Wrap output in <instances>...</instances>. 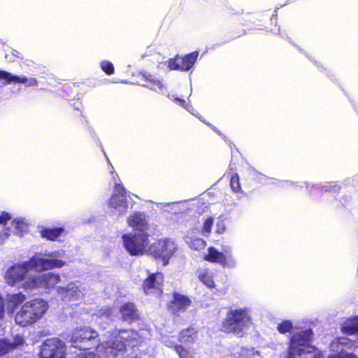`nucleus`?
<instances>
[{"label": "nucleus", "instance_id": "f257e3e1", "mask_svg": "<svg viewBox=\"0 0 358 358\" xmlns=\"http://www.w3.org/2000/svg\"><path fill=\"white\" fill-rule=\"evenodd\" d=\"M313 335L310 329L294 334L290 338L287 358H319L320 352L310 344Z\"/></svg>", "mask_w": 358, "mask_h": 358}, {"label": "nucleus", "instance_id": "f03ea898", "mask_svg": "<svg viewBox=\"0 0 358 358\" xmlns=\"http://www.w3.org/2000/svg\"><path fill=\"white\" fill-rule=\"evenodd\" d=\"M48 305L41 299H33L25 302L14 317L15 324L27 327L39 320L47 311Z\"/></svg>", "mask_w": 358, "mask_h": 358}, {"label": "nucleus", "instance_id": "7ed1b4c3", "mask_svg": "<svg viewBox=\"0 0 358 358\" xmlns=\"http://www.w3.org/2000/svg\"><path fill=\"white\" fill-rule=\"evenodd\" d=\"M99 334L97 331L89 326H82L75 328L70 335L71 346L83 351L82 355L87 353L89 350L99 346Z\"/></svg>", "mask_w": 358, "mask_h": 358}, {"label": "nucleus", "instance_id": "20e7f679", "mask_svg": "<svg viewBox=\"0 0 358 358\" xmlns=\"http://www.w3.org/2000/svg\"><path fill=\"white\" fill-rule=\"evenodd\" d=\"M123 247L131 256H141L150 247L147 232L127 233L122 236Z\"/></svg>", "mask_w": 358, "mask_h": 358}, {"label": "nucleus", "instance_id": "39448f33", "mask_svg": "<svg viewBox=\"0 0 358 358\" xmlns=\"http://www.w3.org/2000/svg\"><path fill=\"white\" fill-rule=\"evenodd\" d=\"M246 311L244 309H230L222 320L220 330L226 334L243 336Z\"/></svg>", "mask_w": 358, "mask_h": 358}, {"label": "nucleus", "instance_id": "423d86ee", "mask_svg": "<svg viewBox=\"0 0 358 358\" xmlns=\"http://www.w3.org/2000/svg\"><path fill=\"white\" fill-rule=\"evenodd\" d=\"M31 270L28 261L15 263L10 266L4 274L6 282L11 287L18 286L24 289V285L29 280L28 273Z\"/></svg>", "mask_w": 358, "mask_h": 358}, {"label": "nucleus", "instance_id": "0eeeda50", "mask_svg": "<svg viewBox=\"0 0 358 358\" xmlns=\"http://www.w3.org/2000/svg\"><path fill=\"white\" fill-rule=\"evenodd\" d=\"M149 250L155 259H162L163 265L166 266L176 252L177 244L169 238H164L155 241L150 245Z\"/></svg>", "mask_w": 358, "mask_h": 358}, {"label": "nucleus", "instance_id": "6e6552de", "mask_svg": "<svg viewBox=\"0 0 358 358\" xmlns=\"http://www.w3.org/2000/svg\"><path fill=\"white\" fill-rule=\"evenodd\" d=\"M40 358H66V345L57 338H47L41 345Z\"/></svg>", "mask_w": 358, "mask_h": 358}, {"label": "nucleus", "instance_id": "1a4fd4ad", "mask_svg": "<svg viewBox=\"0 0 358 358\" xmlns=\"http://www.w3.org/2000/svg\"><path fill=\"white\" fill-rule=\"evenodd\" d=\"M60 280V275L53 273L31 275L29 278V280L24 285V289L29 290L38 288L51 289L55 288Z\"/></svg>", "mask_w": 358, "mask_h": 358}, {"label": "nucleus", "instance_id": "9d476101", "mask_svg": "<svg viewBox=\"0 0 358 358\" xmlns=\"http://www.w3.org/2000/svg\"><path fill=\"white\" fill-rule=\"evenodd\" d=\"M147 277L143 280L141 288L146 295H154L159 297L163 294L164 275L163 273L156 271L150 273L148 270Z\"/></svg>", "mask_w": 358, "mask_h": 358}, {"label": "nucleus", "instance_id": "9b49d317", "mask_svg": "<svg viewBox=\"0 0 358 358\" xmlns=\"http://www.w3.org/2000/svg\"><path fill=\"white\" fill-rule=\"evenodd\" d=\"M171 296V299L166 303V309L172 315L178 316L192 306V301L187 295L174 291Z\"/></svg>", "mask_w": 358, "mask_h": 358}, {"label": "nucleus", "instance_id": "f8f14e48", "mask_svg": "<svg viewBox=\"0 0 358 358\" xmlns=\"http://www.w3.org/2000/svg\"><path fill=\"white\" fill-rule=\"evenodd\" d=\"M108 207L117 210L118 214L122 215L127 212L128 202L127 199L126 190L122 184H116L114 191L108 201Z\"/></svg>", "mask_w": 358, "mask_h": 358}, {"label": "nucleus", "instance_id": "ddd939ff", "mask_svg": "<svg viewBox=\"0 0 358 358\" xmlns=\"http://www.w3.org/2000/svg\"><path fill=\"white\" fill-rule=\"evenodd\" d=\"M198 56V51H194L181 57L176 55L168 60V67L170 70L187 71L195 64Z\"/></svg>", "mask_w": 358, "mask_h": 358}, {"label": "nucleus", "instance_id": "4468645a", "mask_svg": "<svg viewBox=\"0 0 358 358\" xmlns=\"http://www.w3.org/2000/svg\"><path fill=\"white\" fill-rule=\"evenodd\" d=\"M203 259L210 263H215L223 268H231L234 266V261L231 254L223 253L213 246L207 249V253L203 256Z\"/></svg>", "mask_w": 358, "mask_h": 358}, {"label": "nucleus", "instance_id": "2eb2a0df", "mask_svg": "<svg viewBox=\"0 0 358 358\" xmlns=\"http://www.w3.org/2000/svg\"><path fill=\"white\" fill-rule=\"evenodd\" d=\"M119 313L122 321L131 324L140 320L139 311L134 302L124 303L119 309Z\"/></svg>", "mask_w": 358, "mask_h": 358}, {"label": "nucleus", "instance_id": "dca6fc26", "mask_svg": "<svg viewBox=\"0 0 358 358\" xmlns=\"http://www.w3.org/2000/svg\"><path fill=\"white\" fill-rule=\"evenodd\" d=\"M127 224L133 229L145 232L149 229L147 215L144 212L134 211L127 219Z\"/></svg>", "mask_w": 358, "mask_h": 358}, {"label": "nucleus", "instance_id": "f3484780", "mask_svg": "<svg viewBox=\"0 0 358 358\" xmlns=\"http://www.w3.org/2000/svg\"><path fill=\"white\" fill-rule=\"evenodd\" d=\"M1 80H5L6 84H27V86L37 87L38 85V80L34 78H28L24 76H19L13 75L12 73L2 71Z\"/></svg>", "mask_w": 358, "mask_h": 358}, {"label": "nucleus", "instance_id": "a211bd4d", "mask_svg": "<svg viewBox=\"0 0 358 358\" xmlns=\"http://www.w3.org/2000/svg\"><path fill=\"white\" fill-rule=\"evenodd\" d=\"M24 343V338L20 334L15 335L13 337V342L8 341L6 338H0V356H3L13 351Z\"/></svg>", "mask_w": 358, "mask_h": 358}, {"label": "nucleus", "instance_id": "6ab92c4d", "mask_svg": "<svg viewBox=\"0 0 358 358\" xmlns=\"http://www.w3.org/2000/svg\"><path fill=\"white\" fill-rule=\"evenodd\" d=\"M117 334L120 337L125 347L127 345L138 346L142 341L138 332L134 329H120L118 331Z\"/></svg>", "mask_w": 358, "mask_h": 358}, {"label": "nucleus", "instance_id": "aec40b11", "mask_svg": "<svg viewBox=\"0 0 358 358\" xmlns=\"http://www.w3.org/2000/svg\"><path fill=\"white\" fill-rule=\"evenodd\" d=\"M198 280L201 283L209 289L216 287V283L214 280V273L208 267L199 268L195 273Z\"/></svg>", "mask_w": 358, "mask_h": 358}, {"label": "nucleus", "instance_id": "412c9836", "mask_svg": "<svg viewBox=\"0 0 358 358\" xmlns=\"http://www.w3.org/2000/svg\"><path fill=\"white\" fill-rule=\"evenodd\" d=\"M124 343V341L120 339V337L117 334L113 339L106 343L105 352L113 356H117L120 352H124L126 350Z\"/></svg>", "mask_w": 358, "mask_h": 358}, {"label": "nucleus", "instance_id": "4be33fe9", "mask_svg": "<svg viewBox=\"0 0 358 358\" xmlns=\"http://www.w3.org/2000/svg\"><path fill=\"white\" fill-rule=\"evenodd\" d=\"M26 299V295L21 292L8 294L6 301L8 312L13 313L17 307L24 303Z\"/></svg>", "mask_w": 358, "mask_h": 358}, {"label": "nucleus", "instance_id": "5701e85b", "mask_svg": "<svg viewBox=\"0 0 358 358\" xmlns=\"http://www.w3.org/2000/svg\"><path fill=\"white\" fill-rule=\"evenodd\" d=\"M28 262L31 269L39 271L51 269L50 259L33 256L28 260Z\"/></svg>", "mask_w": 358, "mask_h": 358}, {"label": "nucleus", "instance_id": "b1692460", "mask_svg": "<svg viewBox=\"0 0 358 358\" xmlns=\"http://www.w3.org/2000/svg\"><path fill=\"white\" fill-rule=\"evenodd\" d=\"M64 231V229L62 227L55 228H43L40 231V234L42 238H45L48 241H55L61 236Z\"/></svg>", "mask_w": 358, "mask_h": 358}, {"label": "nucleus", "instance_id": "393cba45", "mask_svg": "<svg viewBox=\"0 0 358 358\" xmlns=\"http://www.w3.org/2000/svg\"><path fill=\"white\" fill-rule=\"evenodd\" d=\"M198 331L192 327L182 329L178 336V341L182 343H192L197 337Z\"/></svg>", "mask_w": 358, "mask_h": 358}, {"label": "nucleus", "instance_id": "a878e982", "mask_svg": "<svg viewBox=\"0 0 358 358\" xmlns=\"http://www.w3.org/2000/svg\"><path fill=\"white\" fill-rule=\"evenodd\" d=\"M341 329L344 334L348 335L358 332V316L346 320L342 324Z\"/></svg>", "mask_w": 358, "mask_h": 358}, {"label": "nucleus", "instance_id": "bb28decb", "mask_svg": "<svg viewBox=\"0 0 358 358\" xmlns=\"http://www.w3.org/2000/svg\"><path fill=\"white\" fill-rule=\"evenodd\" d=\"M248 178H249L251 180H253L259 183H267L269 182V180H273V178H268L265 175L257 172L252 167L248 166ZM273 183L274 182H271Z\"/></svg>", "mask_w": 358, "mask_h": 358}, {"label": "nucleus", "instance_id": "cd10ccee", "mask_svg": "<svg viewBox=\"0 0 358 358\" xmlns=\"http://www.w3.org/2000/svg\"><path fill=\"white\" fill-rule=\"evenodd\" d=\"M143 78L146 82V85L148 87L153 88L154 90H162L164 87L162 81L150 73H143Z\"/></svg>", "mask_w": 358, "mask_h": 358}, {"label": "nucleus", "instance_id": "c85d7f7f", "mask_svg": "<svg viewBox=\"0 0 358 358\" xmlns=\"http://www.w3.org/2000/svg\"><path fill=\"white\" fill-rule=\"evenodd\" d=\"M71 120L76 124H81L83 127H88V121L83 112L78 108H75L74 113L71 115Z\"/></svg>", "mask_w": 358, "mask_h": 358}, {"label": "nucleus", "instance_id": "c756f323", "mask_svg": "<svg viewBox=\"0 0 358 358\" xmlns=\"http://www.w3.org/2000/svg\"><path fill=\"white\" fill-rule=\"evenodd\" d=\"M293 328V324L291 320H285L278 324L277 330L279 333L282 334H285L286 333L290 332Z\"/></svg>", "mask_w": 358, "mask_h": 358}, {"label": "nucleus", "instance_id": "7c9ffc66", "mask_svg": "<svg viewBox=\"0 0 358 358\" xmlns=\"http://www.w3.org/2000/svg\"><path fill=\"white\" fill-rule=\"evenodd\" d=\"M213 223L214 219L213 217H208V218H206L204 220L203 226L201 227V234L206 236H208L211 232Z\"/></svg>", "mask_w": 358, "mask_h": 358}, {"label": "nucleus", "instance_id": "2f4dec72", "mask_svg": "<svg viewBox=\"0 0 358 358\" xmlns=\"http://www.w3.org/2000/svg\"><path fill=\"white\" fill-rule=\"evenodd\" d=\"M230 186L234 192L238 193L241 192L239 177L237 174H234L231 176Z\"/></svg>", "mask_w": 358, "mask_h": 358}, {"label": "nucleus", "instance_id": "473e14b6", "mask_svg": "<svg viewBox=\"0 0 358 358\" xmlns=\"http://www.w3.org/2000/svg\"><path fill=\"white\" fill-rule=\"evenodd\" d=\"M101 68L107 75H112L115 71L112 62L106 60L101 62Z\"/></svg>", "mask_w": 358, "mask_h": 358}, {"label": "nucleus", "instance_id": "72a5a7b5", "mask_svg": "<svg viewBox=\"0 0 358 358\" xmlns=\"http://www.w3.org/2000/svg\"><path fill=\"white\" fill-rule=\"evenodd\" d=\"M174 350L179 355L180 358H191L189 352L182 345H177L174 346Z\"/></svg>", "mask_w": 358, "mask_h": 358}, {"label": "nucleus", "instance_id": "f704fd0d", "mask_svg": "<svg viewBox=\"0 0 358 358\" xmlns=\"http://www.w3.org/2000/svg\"><path fill=\"white\" fill-rule=\"evenodd\" d=\"M327 358H357L353 353H349L347 352H344L343 350L338 353L334 355H331L328 356Z\"/></svg>", "mask_w": 358, "mask_h": 358}, {"label": "nucleus", "instance_id": "c9c22d12", "mask_svg": "<svg viewBox=\"0 0 358 358\" xmlns=\"http://www.w3.org/2000/svg\"><path fill=\"white\" fill-rule=\"evenodd\" d=\"M65 265V262L58 259H50L51 269L55 268H62Z\"/></svg>", "mask_w": 358, "mask_h": 358}, {"label": "nucleus", "instance_id": "e433bc0d", "mask_svg": "<svg viewBox=\"0 0 358 358\" xmlns=\"http://www.w3.org/2000/svg\"><path fill=\"white\" fill-rule=\"evenodd\" d=\"M11 219V215L10 213L2 211L0 213V224L5 225L7 222Z\"/></svg>", "mask_w": 358, "mask_h": 358}, {"label": "nucleus", "instance_id": "4c0bfd02", "mask_svg": "<svg viewBox=\"0 0 358 358\" xmlns=\"http://www.w3.org/2000/svg\"><path fill=\"white\" fill-rule=\"evenodd\" d=\"M226 227L223 221H218L216 223L215 232L218 234H222L225 231Z\"/></svg>", "mask_w": 358, "mask_h": 358}, {"label": "nucleus", "instance_id": "58836bf2", "mask_svg": "<svg viewBox=\"0 0 358 358\" xmlns=\"http://www.w3.org/2000/svg\"><path fill=\"white\" fill-rule=\"evenodd\" d=\"M5 316V301L2 296H0V319Z\"/></svg>", "mask_w": 358, "mask_h": 358}, {"label": "nucleus", "instance_id": "ea45409f", "mask_svg": "<svg viewBox=\"0 0 358 358\" xmlns=\"http://www.w3.org/2000/svg\"><path fill=\"white\" fill-rule=\"evenodd\" d=\"M248 358H262L260 354L257 351H255L254 349L248 350Z\"/></svg>", "mask_w": 358, "mask_h": 358}, {"label": "nucleus", "instance_id": "a19ab883", "mask_svg": "<svg viewBox=\"0 0 358 358\" xmlns=\"http://www.w3.org/2000/svg\"><path fill=\"white\" fill-rule=\"evenodd\" d=\"M335 188H336V185L332 183H326L321 187L322 191L324 192H329Z\"/></svg>", "mask_w": 358, "mask_h": 358}, {"label": "nucleus", "instance_id": "79ce46f5", "mask_svg": "<svg viewBox=\"0 0 358 358\" xmlns=\"http://www.w3.org/2000/svg\"><path fill=\"white\" fill-rule=\"evenodd\" d=\"M82 355L81 358H101L99 355L93 352H87V353Z\"/></svg>", "mask_w": 358, "mask_h": 358}, {"label": "nucleus", "instance_id": "37998d69", "mask_svg": "<svg viewBox=\"0 0 358 358\" xmlns=\"http://www.w3.org/2000/svg\"><path fill=\"white\" fill-rule=\"evenodd\" d=\"M13 222L16 224V228L20 229L21 231L24 230L26 225L23 221L14 220Z\"/></svg>", "mask_w": 358, "mask_h": 358}, {"label": "nucleus", "instance_id": "c03bdc74", "mask_svg": "<svg viewBox=\"0 0 358 358\" xmlns=\"http://www.w3.org/2000/svg\"><path fill=\"white\" fill-rule=\"evenodd\" d=\"M338 342L340 344H342V345H346L347 344V340L345 338H339L338 340Z\"/></svg>", "mask_w": 358, "mask_h": 358}, {"label": "nucleus", "instance_id": "a18cd8bd", "mask_svg": "<svg viewBox=\"0 0 358 358\" xmlns=\"http://www.w3.org/2000/svg\"><path fill=\"white\" fill-rule=\"evenodd\" d=\"M285 184L286 185H295V183H294V182H291V181H285ZM296 186H297V187H303V185H296Z\"/></svg>", "mask_w": 358, "mask_h": 358}, {"label": "nucleus", "instance_id": "49530a36", "mask_svg": "<svg viewBox=\"0 0 358 358\" xmlns=\"http://www.w3.org/2000/svg\"><path fill=\"white\" fill-rule=\"evenodd\" d=\"M304 185H305V187H306L307 189H309L311 187H313L314 185H311L310 183L309 182H304Z\"/></svg>", "mask_w": 358, "mask_h": 358}, {"label": "nucleus", "instance_id": "de8ad7c7", "mask_svg": "<svg viewBox=\"0 0 358 358\" xmlns=\"http://www.w3.org/2000/svg\"><path fill=\"white\" fill-rule=\"evenodd\" d=\"M196 241L197 243H199L201 245H205L206 244V242L203 241L202 239H197V240H196Z\"/></svg>", "mask_w": 358, "mask_h": 358}, {"label": "nucleus", "instance_id": "09e8293b", "mask_svg": "<svg viewBox=\"0 0 358 358\" xmlns=\"http://www.w3.org/2000/svg\"><path fill=\"white\" fill-rule=\"evenodd\" d=\"M178 102L181 103L182 104H184L185 103V99H176Z\"/></svg>", "mask_w": 358, "mask_h": 358}, {"label": "nucleus", "instance_id": "8fccbe9b", "mask_svg": "<svg viewBox=\"0 0 358 358\" xmlns=\"http://www.w3.org/2000/svg\"><path fill=\"white\" fill-rule=\"evenodd\" d=\"M99 81H96V82H94V83H90V84L89 85V86H91V85H92V86L95 87L96 85H99Z\"/></svg>", "mask_w": 358, "mask_h": 358}, {"label": "nucleus", "instance_id": "3c124183", "mask_svg": "<svg viewBox=\"0 0 358 358\" xmlns=\"http://www.w3.org/2000/svg\"><path fill=\"white\" fill-rule=\"evenodd\" d=\"M2 71H3V70H0V80H1V74H2Z\"/></svg>", "mask_w": 358, "mask_h": 358}, {"label": "nucleus", "instance_id": "603ef678", "mask_svg": "<svg viewBox=\"0 0 358 358\" xmlns=\"http://www.w3.org/2000/svg\"><path fill=\"white\" fill-rule=\"evenodd\" d=\"M207 125L208 126H210L211 127H213V126L210 124V123H206Z\"/></svg>", "mask_w": 358, "mask_h": 358}]
</instances>
